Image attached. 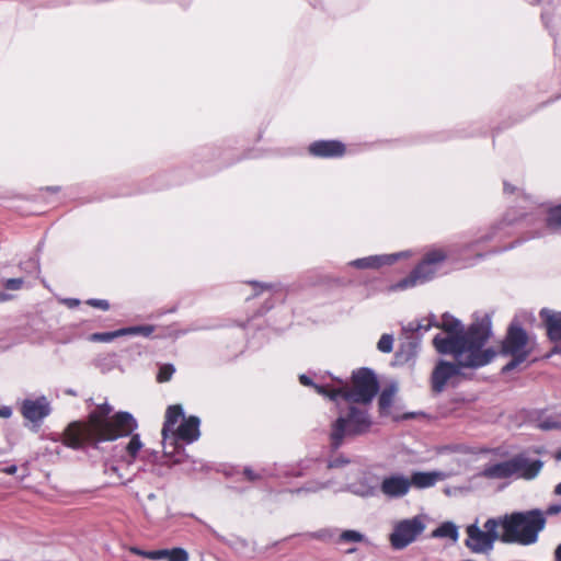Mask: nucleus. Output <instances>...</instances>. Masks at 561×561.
Instances as JSON below:
<instances>
[{
    "mask_svg": "<svg viewBox=\"0 0 561 561\" xmlns=\"http://www.w3.org/2000/svg\"><path fill=\"white\" fill-rule=\"evenodd\" d=\"M336 386L330 392V399L336 401L343 398L352 403H370L378 392V381L375 374L368 368H360L353 373L352 387L342 379H334Z\"/></svg>",
    "mask_w": 561,
    "mask_h": 561,
    "instance_id": "5",
    "label": "nucleus"
},
{
    "mask_svg": "<svg viewBox=\"0 0 561 561\" xmlns=\"http://www.w3.org/2000/svg\"><path fill=\"white\" fill-rule=\"evenodd\" d=\"M542 467V460L519 453L504 461L485 465L479 476L489 480L530 481L538 477Z\"/></svg>",
    "mask_w": 561,
    "mask_h": 561,
    "instance_id": "4",
    "label": "nucleus"
},
{
    "mask_svg": "<svg viewBox=\"0 0 561 561\" xmlns=\"http://www.w3.org/2000/svg\"><path fill=\"white\" fill-rule=\"evenodd\" d=\"M426 528L425 516L416 515L398 520L393 524L389 536L390 545L396 550H402L414 542Z\"/></svg>",
    "mask_w": 561,
    "mask_h": 561,
    "instance_id": "10",
    "label": "nucleus"
},
{
    "mask_svg": "<svg viewBox=\"0 0 561 561\" xmlns=\"http://www.w3.org/2000/svg\"><path fill=\"white\" fill-rule=\"evenodd\" d=\"M539 427L541 430H553V428H560L561 424L556 421H543L539 424Z\"/></svg>",
    "mask_w": 561,
    "mask_h": 561,
    "instance_id": "39",
    "label": "nucleus"
},
{
    "mask_svg": "<svg viewBox=\"0 0 561 561\" xmlns=\"http://www.w3.org/2000/svg\"><path fill=\"white\" fill-rule=\"evenodd\" d=\"M144 444L139 434H134L127 442H121L114 446L113 457L127 466L133 465L142 450Z\"/></svg>",
    "mask_w": 561,
    "mask_h": 561,
    "instance_id": "15",
    "label": "nucleus"
},
{
    "mask_svg": "<svg viewBox=\"0 0 561 561\" xmlns=\"http://www.w3.org/2000/svg\"><path fill=\"white\" fill-rule=\"evenodd\" d=\"M396 391L397 388L394 386L385 388L381 391L379 396V408L381 411H386L391 407Z\"/></svg>",
    "mask_w": 561,
    "mask_h": 561,
    "instance_id": "26",
    "label": "nucleus"
},
{
    "mask_svg": "<svg viewBox=\"0 0 561 561\" xmlns=\"http://www.w3.org/2000/svg\"><path fill=\"white\" fill-rule=\"evenodd\" d=\"M410 490L411 481L409 477L398 472L385 476L379 484V492L388 500L402 499Z\"/></svg>",
    "mask_w": 561,
    "mask_h": 561,
    "instance_id": "12",
    "label": "nucleus"
},
{
    "mask_svg": "<svg viewBox=\"0 0 561 561\" xmlns=\"http://www.w3.org/2000/svg\"><path fill=\"white\" fill-rule=\"evenodd\" d=\"M540 317L545 321L549 339L553 342L561 341V312L542 309Z\"/></svg>",
    "mask_w": 561,
    "mask_h": 561,
    "instance_id": "20",
    "label": "nucleus"
},
{
    "mask_svg": "<svg viewBox=\"0 0 561 561\" xmlns=\"http://www.w3.org/2000/svg\"><path fill=\"white\" fill-rule=\"evenodd\" d=\"M500 520L497 518H489L481 529L477 523L467 526V539L465 546L473 553H490L496 540H501L499 533Z\"/></svg>",
    "mask_w": 561,
    "mask_h": 561,
    "instance_id": "9",
    "label": "nucleus"
},
{
    "mask_svg": "<svg viewBox=\"0 0 561 561\" xmlns=\"http://www.w3.org/2000/svg\"><path fill=\"white\" fill-rule=\"evenodd\" d=\"M105 473L108 474V476H113V474H116L118 479H121V474H118V470H117V467L114 466V465H105Z\"/></svg>",
    "mask_w": 561,
    "mask_h": 561,
    "instance_id": "42",
    "label": "nucleus"
},
{
    "mask_svg": "<svg viewBox=\"0 0 561 561\" xmlns=\"http://www.w3.org/2000/svg\"><path fill=\"white\" fill-rule=\"evenodd\" d=\"M371 426V420L366 409L354 405L345 414H341L331 425L330 444L339 449L344 439L365 434Z\"/></svg>",
    "mask_w": 561,
    "mask_h": 561,
    "instance_id": "6",
    "label": "nucleus"
},
{
    "mask_svg": "<svg viewBox=\"0 0 561 561\" xmlns=\"http://www.w3.org/2000/svg\"><path fill=\"white\" fill-rule=\"evenodd\" d=\"M446 254L442 250L428 252L423 261L403 279L393 284L391 290H404L432 280L437 274Z\"/></svg>",
    "mask_w": 561,
    "mask_h": 561,
    "instance_id": "8",
    "label": "nucleus"
},
{
    "mask_svg": "<svg viewBox=\"0 0 561 561\" xmlns=\"http://www.w3.org/2000/svg\"><path fill=\"white\" fill-rule=\"evenodd\" d=\"M87 304L91 307L99 308L102 310H107L110 308V304L105 299H89Z\"/></svg>",
    "mask_w": 561,
    "mask_h": 561,
    "instance_id": "38",
    "label": "nucleus"
},
{
    "mask_svg": "<svg viewBox=\"0 0 561 561\" xmlns=\"http://www.w3.org/2000/svg\"><path fill=\"white\" fill-rule=\"evenodd\" d=\"M460 368H467L460 365L456 359L455 363L440 360L432 374V388L435 392H442L446 385L460 374Z\"/></svg>",
    "mask_w": 561,
    "mask_h": 561,
    "instance_id": "14",
    "label": "nucleus"
},
{
    "mask_svg": "<svg viewBox=\"0 0 561 561\" xmlns=\"http://www.w3.org/2000/svg\"><path fill=\"white\" fill-rule=\"evenodd\" d=\"M351 490L354 494L359 495L362 497H371L375 496L378 492L377 486L369 485L363 482L352 484Z\"/></svg>",
    "mask_w": 561,
    "mask_h": 561,
    "instance_id": "25",
    "label": "nucleus"
},
{
    "mask_svg": "<svg viewBox=\"0 0 561 561\" xmlns=\"http://www.w3.org/2000/svg\"><path fill=\"white\" fill-rule=\"evenodd\" d=\"M353 552H355L354 548L347 550V553H353Z\"/></svg>",
    "mask_w": 561,
    "mask_h": 561,
    "instance_id": "53",
    "label": "nucleus"
},
{
    "mask_svg": "<svg viewBox=\"0 0 561 561\" xmlns=\"http://www.w3.org/2000/svg\"><path fill=\"white\" fill-rule=\"evenodd\" d=\"M556 458H557L558 460H561V449L557 453Z\"/></svg>",
    "mask_w": 561,
    "mask_h": 561,
    "instance_id": "51",
    "label": "nucleus"
},
{
    "mask_svg": "<svg viewBox=\"0 0 561 561\" xmlns=\"http://www.w3.org/2000/svg\"><path fill=\"white\" fill-rule=\"evenodd\" d=\"M554 561H561V543L554 549Z\"/></svg>",
    "mask_w": 561,
    "mask_h": 561,
    "instance_id": "45",
    "label": "nucleus"
},
{
    "mask_svg": "<svg viewBox=\"0 0 561 561\" xmlns=\"http://www.w3.org/2000/svg\"><path fill=\"white\" fill-rule=\"evenodd\" d=\"M12 299V296L7 293H0V302H4Z\"/></svg>",
    "mask_w": 561,
    "mask_h": 561,
    "instance_id": "47",
    "label": "nucleus"
},
{
    "mask_svg": "<svg viewBox=\"0 0 561 561\" xmlns=\"http://www.w3.org/2000/svg\"><path fill=\"white\" fill-rule=\"evenodd\" d=\"M497 520L503 529L501 541L523 546L535 543L546 525L543 513L539 510L513 513Z\"/></svg>",
    "mask_w": 561,
    "mask_h": 561,
    "instance_id": "3",
    "label": "nucleus"
},
{
    "mask_svg": "<svg viewBox=\"0 0 561 561\" xmlns=\"http://www.w3.org/2000/svg\"><path fill=\"white\" fill-rule=\"evenodd\" d=\"M547 227L553 231L561 229V205L550 209L547 218Z\"/></svg>",
    "mask_w": 561,
    "mask_h": 561,
    "instance_id": "29",
    "label": "nucleus"
},
{
    "mask_svg": "<svg viewBox=\"0 0 561 561\" xmlns=\"http://www.w3.org/2000/svg\"><path fill=\"white\" fill-rule=\"evenodd\" d=\"M201 421L197 416H190L184 419L182 423L169 436L168 446L176 448L178 442L191 444L198 439Z\"/></svg>",
    "mask_w": 561,
    "mask_h": 561,
    "instance_id": "13",
    "label": "nucleus"
},
{
    "mask_svg": "<svg viewBox=\"0 0 561 561\" xmlns=\"http://www.w3.org/2000/svg\"><path fill=\"white\" fill-rule=\"evenodd\" d=\"M310 154L319 158H337L345 152V146L337 140H318L309 146Z\"/></svg>",
    "mask_w": 561,
    "mask_h": 561,
    "instance_id": "17",
    "label": "nucleus"
},
{
    "mask_svg": "<svg viewBox=\"0 0 561 561\" xmlns=\"http://www.w3.org/2000/svg\"><path fill=\"white\" fill-rule=\"evenodd\" d=\"M113 408L104 402L89 414L87 423L70 424L64 436L67 446L78 449L85 444L96 445L130 436L138 424L128 412H117L111 416Z\"/></svg>",
    "mask_w": 561,
    "mask_h": 561,
    "instance_id": "2",
    "label": "nucleus"
},
{
    "mask_svg": "<svg viewBox=\"0 0 561 561\" xmlns=\"http://www.w3.org/2000/svg\"><path fill=\"white\" fill-rule=\"evenodd\" d=\"M168 553L169 561H188V553L183 548H173Z\"/></svg>",
    "mask_w": 561,
    "mask_h": 561,
    "instance_id": "32",
    "label": "nucleus"
},
{
    "mask_svg": "<svg viewBox=\"0 0 561 561\" xmlns=\"http://www.w3.org/2000/svg\"><path fill=\"white\" fill-rule=\"evenodd\" d=\"M168 556H169L168 549L153 550V551H148V552L144 553V557H146L148 559H152V560L167 559Z\"/></svg>",
    "mask_w": 561,
    "mask_h": 561,
    "instance_id": "35",
    "label": "nucleus"
},
{
    "mask_svg": "<svg viewBox=\"0 0 561 561\" xmlns=\"http://www.w3.org/2000/svg\"><path fill=\"white\" fill-rule=\"evenodd\" d=\"M531 352L533 346L527 332L518 323L513 322L502 344V353L511 356L512 359L502 368V371L514 370L528 358Z\"/></svg>",
    "mask_w": 561,
    "mask_h": 561,
    "instance_id": "7",
    "label": "nucleus"
},
{
    "mask_svg": "<svg viewBox=\"0 0 561 561\" xmlns=\"http://www.w3.org/2000/svg\"><path fill=\"white\" fill-rule=\"evenodd\" d=\"M515 188L514 187H511L510 184H507L506 182L504 183V192L505 193H514Z\"/></svg>",
    "mask_w": 561,
    "mask_h": 561,
    "instance_id": "49",
    "label": "nucleus"
},
{
    "mask_svg": "<svg viewBox=\"0 0 561 561\" xmlns=\"http://www.w3.org/2000/svg\"><path fill=\"white\" fill-rule=\"evenodd\" d=\"M434 327L442 328L433 344L439 354H450L466 367L479 368L488 365L496 356L492 347L484 348L491 336V318L484 314L476 319L465 331L462 323L449 313H444L438 323L434 317Z\"/></svg>",
    "mask_w": 561,
    "mask_h": 561,
    "instance_id": "1",
    "label": "nucleus"
},
{
    "mask_svg": "<svg viewBox=\"0 0 561 561\" xmlns=\"http://www.w3.org/2000/svg\"><path fill=\"white\" fill-rule=\"evenodd\" d=\"M24 284L23 278H8L3 282V287L8 290H19Z\"/></svg>",
    "mask_w": 561,
    "mask_h": 561,
    "instance_id": "34",
    "label": "nucleus"
},
{
    "mask_svg": "<svg viewBox=\"0 0 561 561\" xmlns=\"http://www.w3.org/2000/svg\"><path fill=\"white\" fill-rule=\"evenodd\" d=\"M252 285L255 287V288H261V289H271L272 288V285H267V284H259L256 282H253Z\"/></svg>",
    "mask_w": 561,
    "mask_h": 561,
    "instance_id": "46",
    "label": "nucleus"
},
{
    "mask_svg": "<svg viewBox=\"0 0 561 561\" xmlns=\"http://www.w3.org/2000/svg\"><path fill=\"white\" fill-rule=\"evenodd\" d=\"M432 537L449 538L456 542L459 538L458 527L453 522H445L440 524L435 530H433Z\"/></svg>",
    "mask_w": 561,
    "mask_h": 561,
    "instance_id": "23",
    "label": "nucleus"
},
{
    "mask_svg": "<svg viewBox=\"0 0 561 561\" xmlns=\"http://www.w3.org/2000/svg\"><path fill=\"white\" fill-rule=\"evenodd\" d=\"M7 471H8L9 473H13V472L15 471V467L13 466V467L9 468Z\"/></svg>",
    "mask_w": 561,
    "mask_h": 561,
    "instance_id": "52",
    "label": "nucleus"
},
{
    "mask_svg": "<svg viewBox=\"0 0 561 561\" xmlns=\"http://www.w3.org/2000/svg\"><path fill=\"white\" fill-rule=\"evenodd\" d=\"M154 331L153 325H135L128 328H122L112 332H100L90 335L89 340L92 342L108 343L116 337L126 335H142L149 336Z\"/></svg>",
    "mask_w": 561,
    "mask_h": 561,
    "instance_id": "16",
    "label": "nucleus"
},
{
    "mask_svg": "<svg viewBox=\"0 0 561 561\" xmlns=\"http://www.w3.org/2000/svg\"><path fill=\"white\" fill-rule=\"evenodd\" d=\"M12 415V409L8 405L0 407V416L3 419H8Z\"/></svg>",
    "mask_w": 561,
    "mask_h": 561,
    "instance_id": "41",
    "label": "nucleus"
},
{
    "mask_svg": "<svg viewBox=\"0 0 561 561\" xmlns=\"http://www.w3.org/2000/svg\"><path fill=\"white\" fill-rule=\"evenodd\" d=\"M365 540V536L358 530L347 529L343 530L336 538L337 543L342 542H362Z\"/></svg>",
    "mask_w": 561,
    "mask_h": 561,
    "instance_id": "27",
    "label": "nucleus"
},
{
    "mask_svg": "<svg viewBox=\"0 0 561 561\" xmlns=\"http://www.w3.org/2000/svg\"><path fill=\"white\" fill-rule=\"evenodd\" d=\"M20 412L25 420L38 427L51 412L50 401L45 396L25 399L21 403Z\"/></svg>",
    "mask_w": 561,
    "mask_h": 561,
    "instance_id": "11",
    "label": "nucleus"
},
{
    "mask_svg": "<svg viewBox=\"0 0 561 561\" xmlns=\"http://www.w3.org/2000/svg\"><path fill=\"white\" fill-rule=\"evenodd\" d=\"M64 304L69 308H75L80 305V300L76 298H66L64 299Z\"/></svg>",
    "mask_w": 561,
    "mask_h": 561,
    "instance_id": "43",
    "label": "nucleus"
},
{
    "mask_svg": "<svg viewBox=\"0 0 561 561\" xmlns=\"http://www.w3.org/2000/svg\"><path fill=\"white\" fill-rule=\"evenodd\" d=\"M377 348L381 353H390L393 348V336L391 334H382L377 343Z\"/></svg>",
    "mask_w": 561,
    "mask_h": 561,
    "instance_id": "30",
    "label": "nucleus"
},
{
    "mask_svg": "<svg viewBox=\"0 0 561 561\" xmlns=\"http://www.w3.org/2000/svg\"><path fill=\"white\" fill-rule=\"evenodd\" d=\"M553 493L556 495H561V482L554 486Z\"/></svg>",
    "mask_w": 561,
    "mask_h": 561,
    "instance_id": "50",
    "label": "nucleus"
},
{
    "mask_svg": "<svg viewBox=\"0 0 561 561\" xmlns=\"http://www.w3.org/2000/svg\"><path fill=\"white\" fill-rule=\"evenodd\" d=\"M561 513V504H553L547 507V515H557Z\"/></svg>",
    "mask_w": 561,
    "mask_h": 561,
    "instance_id": "40",
    "label": "nucleus"
},
{
    "mask_svg": "<svg viewBox=\"0 0 561 561\" xmlns=\"http://www.w3.org/2000/svg\"><path fill=\"white\" fill-rule=\"evenodd\" d=\"M434 327V314L428 318L423 319L422 321H411L408 324L403 325L402 330L405 334L408 333H416L423 335L431 328Z\"/></svg>",
    "mask_w": 561,
    "mask_h": 561,
    "instance_id": "22",
    "label": "nucleus"
},
{
    "mask_svg": "<svg viewBox=\"0 0 561 561\" xmlns=\"http://www.w3.org/2000/svg\"><path fill=\"white\" fill-rule=\"evenodd\" d=\"M294 474H295V476H300V474H301V472L297 471V472H295Z\"/></svg>",
    "mask_w": 561,
    "mask_h": 561,
    "instance_id": "54",
    "label": "nucleus"
},
{
    "mask_svg": "<svg viewBox=\"0 0 561 561\" xmlns=\"http://www.w3.org/2000/svg\"><path fill=\"white\" fill-rule=\"evenodd\" d=\"M242 473H243L244 478L251 482L263 481L266 478L272 477L274 474L272 469L264 468V467H262L260 469L244 467Z\"/></svg>",
    "mask_w": 561,
    "mask_h": 561,
    "instance_id": "24",
    "label": "nucleus"
},
{
    "mask_svg": "<svg viewBox=\"0 0 561 561\" xmlns=\"http://www.w3.org/2000/svg\"><path fill=\"white\" fill-rule=\"evenodd\" d=\"M174 373H175V368L173 365H171V364L162 365L159 368V373L157 375V380L159 382L169 381L172 378Z\"/></svg>",
    "mask_w": 561,
    "mask_h": 561,
    "instance_id": "31",
    "label": "nucleus"
},
{
    "mask_svg": "<svg viewBox=\"0 0 561 561\" xmlns=\"http://www.w3.org/2000/svg\"><path fill=\"white\" fill-rule=\"evenodd\" d=\"M314 538L321 540H333L335 537V530L333 529H321L313 535Z\"/></svg>",
    "mask_w": 561,
    "mask_h": 561,
    "instance_id": "36",
    "label": "nucleus"
},
{
    "mask_svg": "<svg viewBox=\"0 0 561 561\" xmlns=\"http://www.w3.org/2000/svg\"><path fill=\"white\" fill-rule=\"evenodd\" d=\"M449 476V473L444 471H414L409 479L411 488L427 489L434 486L439 481L446 480Z\"/></svg>",
    "mask_w": 561,
    "mask_h": 561,
    "instance_id": "18",
    "label": "nucleus"
},
{
    "mask_svg": "<svg viewBox=\"0 0 561 561\" xmlns=\"http://www.w3.org/2000/svg\"><path fill=\"white\" fill-rule=\"evenodd\" d=\"M348 462H350V460L346 459L345 457L336 456V457H332L329 460L328 467L329 468H339V467H342V466H344V465H346Z\"/></svg>",
    "mask_w": 561,
    "mask_h": 561,
    "instance_id": "37",
    "label": "nucleus"
},
{
    "mask_svg": "<svg viewBox=\"0 0 561 561\" xmlns=\"http://www.w3.org/2000/svg\"><path fill=\"white\" fill-rule=\"evenodd\" d=\"M130 551H131L133 553H135V554H137V556H141V557H144V553H146V552H147V551H142V550L138 549V548H131V549H130Z\"/></svg>",
    "mask_w": 561,
    "mask_h": 561,
    "instance_id": "48",
    "label": "nucleus"
},
{
    "mask_svg": "<svg viewBox=\"0 0 561 561\" xmlns=\"http://www.w3.org/2000/svg\"><path fill=\"white\" fill-rule=\"evenodd\" d=\"M403 253L371 255L357 259L351 262V265L357 268H378L383 265H390L398 260Z\"/></svg>",
    "mask_w": 561,
    "mask_h": 561,
    "instance_id": "19",
    "label": "nucleus"
},
{
    "mask_svg": "<svg viewBox=\"0 0 561 561\" xmlns=\"http://www.w3.org/2000/svg\"><path fill=\"white\" fill-rule=\"evenodd\" d=\"M21 268L28 273H39V261L37 257H31L26 262L21 264Z\"/></svg>",
    "mask_w": 561,
    "mask_h": 561,
    "instance_id": "33",
    "label": "nucleus"
},
{
    "mask_svg": "<svg viewBox=\"0 0 561 561\" xmlns=\"http://www.w3.org/2000/svg\"><path fill=\"white\" fill-rule=\"evenodd\" d=\"M180 419L184 420V413L181 405H170L165 413V421L162 427V437L164 449L168 448L169 436L175 430V425Z\"/></svg>",
    "mask_w": 561,
    "mask_h": 561,
    "instance_id": "21",
    "label": "nucleus"
},
{
    "mask_svg": "<svg viewBox=\"0 0 561 561\" xmlns=\"http://www.w3.org/2000/svg\"><path fill=\"white\" fill-rule=\"evenodd\" d=\"M327 485L325 484H317V485H312V486H309L306 489V491L308 492H317L323 488H325Z\"/></svg>",
    "mask_w": 561,
    "mask_h": 561,
    "instance_id": "44",
    "label": "nucleus"
},
{
    "mask_svg": "<svg viewBox=\"0 0 561 561\" xmlns=\"http://www.w3.org/2000/svg\"><path fill=\"white\" fill-rule=\"evenodd\" d=\"M299 381L304 386H311V387H313L319 394H322V396L328 397V398H330V392H331L332 388H334L333 385H317V383H313L312 380L310 379V377H308L307 375H300L299 376Z\"/></svg>",
    "mask_w": 561,
    "mask_h": 561,
    "instance_id": "28",
    "label": "nucleus"
}]
</instances>
